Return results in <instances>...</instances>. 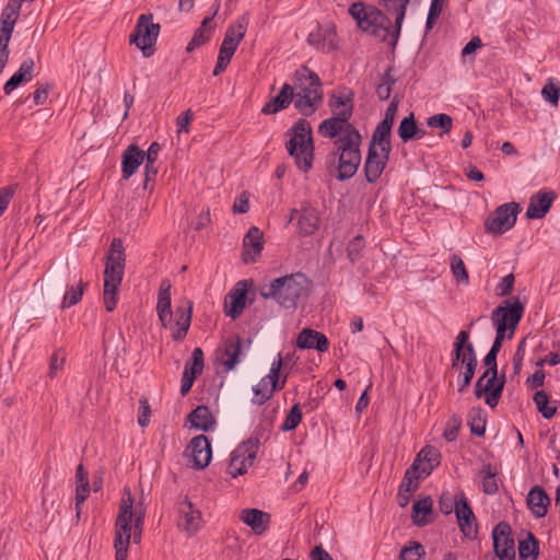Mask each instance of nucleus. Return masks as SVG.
<instances>
[{
    "mask_svg": "<svg viewBox=\"0 0 560 560\" xmlns=\"http://www.w3.org/2000/svg\"><path fill=\"white\" fill-rule=\"evenodd\" d=\"M145 518V508L141 501L135 504L131 491L126 488L119 502L114 525L115 560H127L130 541L140 544Z\"/></svg>",
    "mask_w": 560,
    "mask_h": 560,
    "instance_id": "f257e3e1",
    "label": "nucleus"
},
{
    "mask_svg": "<svg viewBox=\"0 0 560 560\" xmlns=\"http://www.w3.org/2000/svg\"><path fill=\"white\" fill-rule=\"evenodd\" d=\"M523 313L524 305L518 299H515L513 302L508 300L493 310L491 318L497 328V335L490 351L483 359L487 368L498 369L497 355L502 347L505 334L509 330V338L513 336Z\"/></svg>",
    "mask_w": 560,
    "mask_h": 560,
    "instance_id": "f03ea898",
    "label": "nucleus"
},
{
    "mask_svg": "<svg viewBox=\"0 0 560 560\" xmlns=\"http://www.w3.org/2000/svg\"><path fill=\"white\" fill-rule=\"evenodd\" d=\"M156 312L164 328H170L174 340L180 341L186 337L191 322V305L178 306L175 311V322L171 307V283L164 280L159 290Z\"/></svg>",
    "mask_w": 560,
    "mask_h": 560,
    "instance_id": "7ed1b4c3",
    "label": "nucleus"
},
{
    "mask_svg": "<svg viewBox=\"0 0 560 560\" xmlns=\"http://www.w3.org/2000/svg\"><path fill=\"white\" fill-rule=\"evenodd\" d=\"M294 106L304 116L313 115L323 102L319 77L307 67H301L294 74Z\"/></svg>",
    "mask_w": 560,
    "mask_h": 560,
    "instance_id": "20e7f679",
    "label": "nucleus"
},
{
    "mask_svg": "<svg viewBox=\"0 0 560 560\" xmlns=\"http://www.w3.org/2000/svg\"><path fill=\"white\" fill-rule=\"evenodd\" d=\"M285 149L296 167L307 173L313 166L314 144L312 127L305 119H299L287 132Z\"/></svg>",
    "mask_w": 560,
    "mask_h": 560,
    "instance_id": "39448f33",
    "label": "nucleus"
},
{
    "mask_svg": "<svg viewBox=\"0 0 560 560\" xmlns=\"http://www.w3.org/2000/svg\"><path fill=\"white\" fill-rule=\"evenodd\" d=\"M469 334L462 330L455 338L451 369L458 374V392L463 393L474 378L478 364L472 343L468 342Z\"/></svg>",
    "mask_w": 560,
    "mask_h": 560,
    "instance_id": "423d86ee",
    "label": "nucleus"
},
{
    "mask_svg": "<svg viewBox=\"0 0 560 560\" xmlns=\"http://www.w3.org/2000/svg\"><path fill=\"white\" fill-rule=\"evenodd\" d=\"M306 278L298 272L275 279L261 291L265 299H275L281 306L291 308L306 290Z\"/></svg>",
    "mask_w": 560,
    "mask_h": 560,
    "instance_id": "0eeeda50",
    "label": "nucleus"
},
{
    "mask_svg": "<svg viewBox=\"0 0 560 560\" xmlns=\"http://www.w3.org/2000/svg\"><path fill=\"white\" fill-rule=\"evenodd\" d=\"M361 135L351 132L345 142H335L336 152L332 159L338 158V175L339 180H346L353 177L361 163Z\"/></svg>",
    "mask_w": 560,
    "mask_h": 560,
    "instance_id": "6e6552de",
    "label": "nucleus"
},
{
    "mask_svg": "<svg viewBox=\"0 0 560 560\" xmlns=\"http://www.w3.org/2000/svg\"><path fill=\"white\" fill-rule=\"evenodd\" d=\"M349 13L363 32L375 36H381V33H384V37L388 33V25H385L388 20L378 9L366 10L361 2H357L349 8Z\"/></svg>",
    "mask_w": 560,
    "mask_h": 560,
    "instance_id": "1a4fd4ad",
    "label": "nucleus"
},
{
    "mask_svg": "<svg viewBox=\"0 0 560 560\" xmlns=\"http://www.w3.org/2000/svg\"><path fill=\"white\" fill-rule=\"evenodd\" d=\"M152 20V14L140 15L135 31L130 35V43L135 44L144 56L152 55L153 46L160 33V25L153 23Z\"/></svg>",
    "mask_w": 560,
    "mask_h": 560,
    "instance_id": "9d476101",
    "label": "nucleus"
},
{
    "mask_svg": "<svg viewBox=\"0 0 560 560\" xmlns=\"http://www.w3.org/2000/svg\"><path fill=\"white\" fill-rule=\"evenodd\" d=\"M258 447L259 441L257 439H248L241 443L231 454L228 474L233 478L246 474L254 464Z\"/></svg>",
    "mask_w": 560,
    "mask_h": 560,
    "instance_id": "9b49d317",
    "label": "nucleus"
},
{
    "mask_svg": "<svg viewBox=\"0 0 560 560\" xmlns=\"http://www.w3.org/2000/svg\"><path fill=\"white\" fill-rule=\"evenodd\" d=\"M505 384V377H498V369L487 368L485 373L477 380L475 395L480 398L485 395V401L490 407L498 405Z\"/></svg>",
    "mask_w": 560,
    "mask_h": 560,
    "instance_id": "f8f14e48",
    "label": "nucleus"
},
{
    "mask_svg": "<svg viewBox=\"0 0 560 560\" xmlns=\"http://www.w3.org/2000/svg\"><path fill=\"white\" fill-rule=\"evenodd\" d=\"M518 210V205L514 202L498 207L485 222L486 232L493 235H500L509 231L516 222Z\"/></svg>",
    "mask_w": 560,
    "mask_h": 560,
    "instance_id": "ddd939ff",
    "label": "nucleus"
},
{
    "mask_svg": "<svg viewBox=\"0 0 560 560\" xmlns=\"http://www.w3.org/2000/svg\"><path fill=\"white\" fill-rule=\"evenodd\" d=\"M281 366L282 358L280 354H278V359L271 364L270 373L253 388L255 394L254 401L256 404L262 405L271 398L272 394L277 389L283 387L285 377L283 378L280 386L278 384Z\"/></svg>",
    "mask_w": 560,
    "mask_h": 560,
    "instance_id": "4468645a",
    "label": "nucleus"
},
{
    "mask_svg": "<svg viewBox=\"0 0 560 560\" xmlns=\"http://www.w3.org/2000/svg\"><path fill=\"white\" fill-rule=\"evenodd\" d=\"M455 515L463 535L470 539L476 538L478 533L477 520L464 492H459L456 495Z\"/></svg>",
    "mask_w": 560,
    "mask_h": 560,
    "instance_id": "2eb2a0df",
    "label": "nucleus"
},
{
    "mask_svg": "<svg viewBox=\"0 0 560 560\" xmlns=\"http://www.w3.org/2000/svg\"><path fill=\"white\" fill-rule=\"evenodd\" d=\"M495 555L500 560H514L515 546L511 537V527L508 523H499L492 532Z\"/></svg>",
    "mask_w": 560,
    "mask_h": 560,
    "instance_id": "dca6fc26",
    "label": "nucleus"
},
{
    "mask_svg": "<svg viewBox=\"0 0 560 560\" xmlns=\"http://www.w3.org/2000/svg\"><path fill=\"white\" fill-rule=\"evenodd\" d=\"M389 154V150L369 147L364 163V174L369 183H376L381 178L387 165Z\"/></svg>",
    "mask_w": 560,
    "mask_h": 560,
    "instance_id": "f3484780",
    "label": "nucleus"
},
{
    "mask_svg": "<svg viewBox=\"0 0 560 560\" xmlns=\"http://www.w3.org/2000/svg\"><path fill=\"white\" fill-rule=\"evenodd\" d=\"M185 455L195 468H206L210 464L212 456L210 441L206 435L195 436L186 447Z\"/></svg>",
    "mask_w": 560,
    "mask_h": 560,
    "instance_id": "a211bd4d",
    "label": "nucleus"
},
{
    "mask_svg": "<svg viewBox=\"0 0 560 560\" xmlns=\"http://www.w3.org/2000/svg\"><path fill=\"white\" fill-rule=\"evenodd\" d=\"M307 43L325 52L335 51L338 48V37L335 25L326 24L318 26L308 34Z\"/></svg>",
    "mask_w": 560,
    "mask_h": 560,
    "instance_id": "6ab92c4d",
    "label": "nucleus"
},
{
    "mask_svg": "<svg viewBox=\"0 0 560 560\" xmlns=\"http://www.w3.org/2000/svg\"><path fill=\"white\" fill-rule=\"evenodd\" d=\"M124 269L105 267L104 270V304L108 312L117 304V291L122 281Z\"/></svg>",
    "mask_w": 560,
    "mask_h": 560,
    "instance_id": "aec40b11",
    "label": "nucleus"
},
{
    "mask_svg": "<svg viewBox=\"0 0 560 560\" xmlns=\"http://www.w3.org/2000/svg\"><path fill=\"white\" fill-rule=\"evenodd\" d=\"M242 339L238 336L226 338L217 350V359L224 365L225 371L234 369L240 363Z\"/></svg>",
    "mask_w": 560,
    "mask_h": 560,
    "instance_id": "412c9836",
    "label": "nucleus"
},
{
    "mask_svg": "<svg viewBox=\"0 0 560 560\" xmlns=\"http://www.w3.org/2000/svg\"><path fill=\"white\" fill-rule=\"evenodd\" d=\"M328 106L332 116L349 120L353 112V93L346 88L332 92Z\"/></svg>",
    "mask_w": 560,
    "mask_h": 560,
    "instance_id": "4be33fe9",
    "label": "nucleus"
},
{
    "mask_svg": "<svg viewBox=\"0 0 560 560\" xmlns=\"http://www.w3.org/2000/svg\"><path fill=\"white\" fill-rule=\"evenodd\" d=\"M318 132L326 138H336L340 135V138L336 142H345L351 132L359 133V131L348 122V119L336 116L322 121L318 127Z\"/></svg>",
    "mask_w": 560,
    "mask_h": 560,
    "instance_id": "5701e85b",
    "label": "nucleus"
},
{
    "mask_svg": "<svg viewBox=\"0 0 560 560\" xmlns=\"http://www.w3.org/2000/svg\"><path fill=\"white\" fill-rule=\"evenodd\" d=\"M264 247V234L257 226H252L243 240V260L254 262Z\"/></svg>",
    "mask_w": 560,
    "mask_h": 560,
    "instance_id": "b1692460",
    "label": "nucleus"
},
{
    "mask_svg": "<svg viewBox=\"0 0 560 560\" xmlns=\"http://www.w3.org/2000/svg\"><path fill=\"white\" fill-rule=\"evenodd\" d=\"M551 500L541 486H534L527 493L526 504L536 518L546 516Z\"/></svg>",
    "mask_w": 560,
    "mask_h": 560,
    "instance_id": "393cba45",
    "label": "nucleus"
},
{
    "mask_svg": "<svg viewBox=\"0 0 560 560\" xmlns=\"http://www.w3.org/2000/svg\"><path fill=\"white\" fill-rule=\"evenodd\" d=\"M247 24L248 15L244 14L235 24L230 25L225 32L221 47L234 54L245 36Z\"/></svg>",
    "mask_w": 560,
    "mask_h": 560,
    "instance_id": "a878e982",
    "label": "nucleus"
},
{
    "mask_svg": "<svg viewBox=\"0 0 560 560\" xmlns=\"http://www.w3.org/2000/svg\"><path fill=\"white\" fill-rule=\"evenodd\" d=\"M555 197L553 191H539L533 196L526 210V217L528 219L544 218L551 208Z\"/></svg>",
    "mask_w": 560,
    "mask_h": 560,
    "instance_id": "bb28decb",
    "label": "nucleus"
},
{
    "mask_svg": "<svg viewBox=\"0 0 560 560\" xmlns=\"http://www.w3.org/2000/svg\"><path fill=\"white\" fill-rule=\"evenodd\" d=\"M144 161V152L136 144H130L121 156V174L124 179L130 178Z\"/></svg>",
    "mask_w": 560,
    "mask_h": 560,
    "instance_id": "cd10ccee",
    "label": "nucleus"
},
{
    "mask_svg": "<svg viewBox=\"0 0 560 560\" xmlns=\"http://www.w3.org/2000/svg\"><path fill=\"white\" fill-rule=\"evenodd\" d=\"M240 518L249 526L256 535L264 534L270 523V514L258 509H245L241 511Z\"/></svg>",
    "mask_w": 560,
    "mask_h": 560,
    "instance_id": "c85d7f7f",
    "label": "nucleus"
},
{
    "mask_svg": "<svg viewBox=\"0 0 560 560\" xmlns=\"http://www.w3.org/2000/svg\"><path fill=\"white\" fill-rule=\"evenodd\" d=\"M296 346L301 349H316L324 352L328 349V339L319 331L304 328L298 336Z\"/></svg>",
    "mask_w": 560,
    "mask_h": 560,
    "instance_id": "c756f323",
    "label": "nucleus"
},
{
    "mask_svg": "<svg viewBox=\"0 0 560 560\" xmlns=\"http://www.w3.org/2000/svg\"><path fill=\"white\" fill-rule=\"evenodd\" d=\"M179 513L184 520L183 528L189 534H196L201 527V513L194 508L188 499H185L179 505Z\"/></svg>",
    "mask_w": 560,
    "mask_h": 560,
    "instance_id": "7c9ffc66",
    "label": "nucleus"
},
{
    "mask_svg": "<svg viewBox=\"0 0 560 560\" xmlns=\"http://www.w3.org/2000/svg\"><path fill=\"white\" fill-rule=\"evenodd\" d=\"M15 10L4 8L0 18V51H9V43L18 21Z\"/></svg>",
    "mask_w": 560,
    "mask_h": 560,
    "instance_id": "2f4dec72",
    "label": "nucleus"
},
{
    "mask_svg": "<svg viewBox=\"0 0 560 560\" xmlns=\"http://www.w3.org/2000/svg\"><path fill=\"white\" fill-rule=\"evenodd\" d=\"M292 101H294V88L285 83L279 94L264 105L261 112L265 115L276 114L287 108Z\"/></svg>",
    "mask_w": 560,
    "mask_h": 560,
    "instance_id": "473e14b6",
    "label": "nucleus"
},
{
    "mask_svg": "<svg viewBox=\"0 0 560 560\" xmlns=\"http://www.w3.org/2000/svg\"><path fill=\"white\" fill-rule=\"evenodd\" d=\"M382 3L387 12L396 13V19H395L396 27H395V32L393 34V42H392V46L395 47V45L397 44L399 34H400L402 21L405 19V14H406V8L409 3V0H382Z\"/></svg>",
    "mask_w": 560,
    "mask_h": 560,
    "instance_id": "72a5a7b5",
    "label": "nucleus"
},
{
    "mask_svg": "<svg viewBox=\"0 0 560 560\" xmlns=\"http://www.w3.org/2000/svg\"><path fill=\"white\" fill-rule=\"evenodd\" d=\"M35 68V62L33 59L24 60L16 73H14L9 81L3 86L5 94H10L16 86H19L23 81H31L33 78V71Z\"/></svg>",
    "mask_w": 560,
    "mask_h": 560,
    "instance_id": "f704fd0d",
    "label": "nucleus"
},
{
    "mask_svg": "<svg viewBox=\"0 0 560 560\" xmlns=\"http://www.w3.org/2000/svg\"><path fill=\"white\" fill-rule=\"evenodd\" d=\"M299 232L302 235L314 234L319 226V218L315 209L305 207L298 218Z\"/></svg>",
    "mask_w": 560,
    "mask_h": 560,
    "instance_id": "c9c22d12",
    "label": "nucleus"
},
{
    "mask_svg": "<svg viewBox=\"0 0 560 560\" xmlns=\"http://www.w3.org/2000/svg\"><path fill=\"white\" fill-rule=\"evenodd\" d=\"M188 420L190 421L191 427L202 431H209L215 423L210 409L203 405L194 409L189 413Z\"/></svg>",
    "mask_w": 560,
    "mask_h": 560,
    "instance_id": "e433bc0d",
    "label": "nucleus"
},
{
    "mask_svg": "<svg viewBox=\"0 0 560 560\" xmlns=\"http://www.w3.org/2000/svg\"><path fill=\"white\" fill-rule=\"evenodd\" d=\"M432 499L423 497L412 505V521L417 526H424L431 522Z\"/></svg>",
    "mask_w": 560,
    "mask_h": 560,
    "instance_id": "4c0bfd02",
    "label": "nucleus"
},
{
    "mask_svg": "<svg viewBox=\"0 0 560 560\" xmlns=\"http://www.w3.org/2000/svg\"><path fill=\"white\" fill-rule=\"evenodd\" d=\"M161 151V145L158 142H152L149 147L147 153H144L145 167H144V180L143 187L147 189L149 187V183L153 180L158 174V168L155 167V162L158 160L159 153Z\"/></svg>",
    "mask_w": 560,
    "mask_h": 560,
    "instance_id": "58836bf2",
    "label": "nucleus"
},
{
    "mask_svg": "<svg viewBox=\"0 0 560 560\" xmlns=\"http://www.w3.org/2000/svg\"><path fill=\"white\" fill-rule=\"evenodd\" d=\"M229 300L230 302L225 303V314L235 319L242 314L245 307L246 290L235 289L231 291Z\"/></svg>",
    "mask_w": 560,
    "mask_h": 560,
    "instance_id": "ea45409f",
    "label": "nucleus"
},
{
    "mask_svg": "<svg viewBox=\"0 0 560 560\" xmlns=\"http://www.w3.org/2000/svg\"><path fill=\"white\" fill-rule=\"evenodd\" d=\"M422 462L428 463V468H422V474L429 476L434 467L440 464V453L432 446H425L419 452L412 464L418 465L420 469V463Z\"/></svg>",
    "mask_w": 560,
    "mask_h": 560,
    "instance_id": "a19ab883",
    "label": "nucleus"
},
{
    "mask_svg": "<svg viewBox=\"0 0 560 560\" xmlns=\"http://www.w3.org/2000/svg\"><path fill=\"white\" fill-rule=\"evenodd\" d=\"M125 249L119 238L113 240L106 257L105 267H113L125 270Z\"/></svg>",
    "mask_w": 560,
    "mask_h": 560,
    "instance_id": "79ce46f5",
    "label": "nucleus"
},
{
    "mask_svg": "<svg viewBox=\"0 0 560 560\" xmlns=\"http://www.w3.org/2000/svg\"><path fill=\"white\" fill-rule=\"evenodd\" d=\"M390 136L392 129L378 124L372 135L369 147L392 151Z\"/></svg>",
    "mask_w": 560,
    "mask_h": 560,
    "instance_id": "37998d69",
    "label": "nucleus"
},
{
    "mask_svg": "<svg viewBox=\"0 0 560 560\" xmlns=\"http://www.w3.org/2000/svg\"><path fill=\"white\" fill-rule=\"evenodd\" d=\"M518 553L522 560H536L538 555V541L532 533L518 544Z\"/></svg>",
    "mask_w": 560,
    "mask_h": 560,
    "instance_id": "c03bdc74",
    "label": "nucleus"
},
{
    "mask_svg": "<svg viewBox=\"0 0 560 560\" xmlns=\"http://www.w3.org/2000/svg\"><path fill=\"white\" fill-rule=\"evenodd\" d=\"M480 476L482 478V490L487 494H494L498 492L499 486L497 480V470L491 467V465H486L480 470Z\"/></svg>",
    "mask_w": 560,
    "mask_h": 560,
    "instance_id": "a18cd8bd",
    "label": "nucleus"
},
{
    "mask_svg": "<svg viewBox=\"0 0 560 560\" xmlns=\"http://www.w3.org/2000/svg\"><path fill=\"white\" fill-rule=\"evenodd\" d=\"M468 425L472 434L481 436L486 431V419L479 408H472L468 413Z\"/></svg>",
    "mask_w": 560,
    "mask_h": 560,
    "instance_id": "49530a36",
    "label": "nucleus"
},
{
    "mask_svg": "<svg viewBox=\"0 0 560 560\" xmlns=\"http://www.w3.org/2000/svg\"><path fill=\"white\" fill-rule=\"evenodd\" d=\"M533 400L544 418L550 419L555 416L557 408L555 406H549V397L544 390L536 392Z\"/></svg>",
    "mask_w": 560,
    "mask_h": 560,
    "instance_id": "de8ad7c7",
    "label": "nucleus"
},
{
    "mask_svg": "<svg viewBox=\"0 0 560 560\" xmlns=\"http://www.w3.org/2000/svg\"><path fill=\"white\" fill-rule=\"evenodd\" d=\"M419 468L418 465H411L407 471L405 472L402 482L399 488L402 489V491L406 492H415L419 487Z\"/></svg>",
    "mask_w": 560,
    "mask_h": 560,
    "instance_id": "09e8293b",
    "label": "nucleus"
},
{
    "mask_svg": "<svg viewBox=\"0 0 560 560\" xmlns=\"http://www.w3.org/2000/svg\"><path fill=\"white\" fill-rule=\"evenodd\" d=\"M424 555V548L420 542L410 541L400 550L399 560H422Z\"/></svg>",
    "mask_w": 560,
    "mask_h": 560,
    "instance_id": "8fccbe9b",
    "label": "nucleus"
},
{
    "mask_svg": "<svg viewBox=\"0 0 560 560\" xmlns=\"http://www.w3.org/2000/svg\"><path fill=\"white\" fill-rule=\"evenodd\" d=\"M451 270L456 281L463 284H468L469 276L463 259L458 255H453L451 258Z\"/></svg>",
    "mask_w": 560,
    "mask_h": 560,
    "instance_id": "3c124183",
    "label": "nucleus"
},
{
    "mask_svg": "<svg viewBox=\"0 0 560 560\" xmlns=\"http://www.w3.org/2000/svg\"><path fill=\"white\" fill-rule=\"evenodd\" d=\"M416 120L415 116L411 113L408 117H405L399 127H398V136L404 142H407L411 139H415L416 136Z\"/></svg>",
    "mask_w": 560,
    "mask_h": 560,
    "instance_id": "603ef678",
    "label": "nucleus"
},
{
    "mask_svg": "<svg viewBox=\"0 0 560 560\" xmlns=\"http://www.w3.org/2000/svg\"><path fill=\"white\" fill-rule=\"evenodd\" d=\"M85 283L80 281L77 287H71L65 294L61 303L62 308L70 307L79 303L84 292Z\"/></svg>",
    "mask_w": 560,
    "mask_h": 560,
    "instance_id": "864d4df0",
    "label": "nucleus"
},
{
    "mask_svg": "<svg viewBox=\"0 0 560 560\" xmlns=\"http://www.w3.org/2000/svg\"><path fill=\"white\" fill-rule=\"evenodd\" d=\"M390 72L392 69H387V71L382 77V81L376 86V94L382 101H385L390 96L392 85L395 83V79Z\"/></svg>",
    "mask_w": 560,
    "mask_h": 560,
    "instance_id": "5fc2aeb1",
    "label": "nucleus"
},
{
    "mask_svg": "<svg viewBox=\"0 0 560 560\" xmlns=\"http://www.w3.org/2000/svg\"><path fill=\"white\" fill-rule=\"evenodd\" d=\"M544 98L552 106H557L560 97V86L549 79L541 90Z\"/></svg>",
    "mask_w": 560,
    "mask_h": 560,
    "instance_id": "6e6d98bb",
    "label": "nucleus"
},
{
    "mask_svg": "<svg viewBox=\"0 0 560 560\" xmlns=\"http://www.w3.org/2000/svg\"><path fill=\"white\" fill-rule=\"evenodd\" d=\"M428 125L432 128H442L443 133H448L452 129V118L446 114H436L428 119Z\"/></svg>",
    "mask_w": 560,
    "mask_h": 560,
    "instance_id": "4d7b16f0",
    "label": "nucleus"
},
{
    "mask_svg": "<svg viewBox=\"0 0 560 560\" xmlns=\"http://www.w3.org/2000/svg\"><path fill=\"white\" fill-rule=\"evenodd\" d=\"M302 419V412L300 409L299 404H295L292 406L291 410L285 417L284 423L282 425V429L284 431H291L298 427V424L301 422Z\"/></svg>",
    "mask_w": 560,
    "mask_h": 560,
    "instance_id": "13d9d810",
    "label": "nucleus"
},
{
    "mask_svg": "<svg viewBox=\"0 0 560 560\" xmlns=\"http://www.w3.org/2000/svg\"><path fill=\"white\" fill-rule=\"evenodd\" d=\"M460 418L458 416H452L446 423V429L443 433V436L450 442L455 441L460 429Z\"/></svg>",
    "mask_w": 560,
    "mask_h": 560,
    "instance_id": "bf43d9fd",
    "label": "nucleus"
},
{
    "mask_svg": "<svg viewBox=\"0 0 560 560\" xmlns=\"http://www.w3.org/2000/svg\"><path fill=\"white\" fill-rule=\"evenodd\" d=\"M364 248V241L361 236L354 237L349 244H348V257L351 259V261H355L360 258L361 253Z\"/></svg>",
    "mask_w": 560,
    "mask_h": 560,
    "instance_id": "052dcab7",
    "label": "nucleus"
},
{
    "mask_svg": "<svg viewBox=\"0 0 560 560\" xmlns=\"http://www.w3.org/2000/svg\"><path fill=\"white\" fill-rule=\"evenodd\" d=\"M455 501L456 497L453 498L450 492L442 493L439 500L440 511L445 515L451 514L453 511L455 512Z\"/></svg>",
    "mask_w": 560,
    "mask_h": 560,
    "instance_id": "680f3d73",
    "label": "nucleus"
},
{
    "mask_svg": "<svg viewBox=\"0 0 560 560\" xmlns=\"http://www.w3.org/2000/svg\"><path fill=\"white\" fill-rule=\"evenodd\" d=\"M207 33L208 32H205L203 28H198L195 32L191 40L188 43L186 50L188 52H191L197 47H200L201 45L206 44L209 39V35Z\"/></svg>",
    "mask_w": 560,
    "mask_h": 560,
    "instance_id": "e2e57ef3",
    "label": "nucleus"
},
{
    "mask_svg": "<svg viewBox=\"0 0 560 560\" xmlns=\"http://www.w3.org/2000/svg\"><path fill=\"white\" fill-rule=\"evenodd\" d=\"M192 362L189 365L188 369L190 373H194L195 375L201 373L203 369V352L200 348H195L192 351Z\"/></svg>",
    "mask_w": 560,
    "mask_h": 560,
    "instance_id": "0e129e2a",
    "label": "nucleus"
},
{
    "mask_svg": "<svg viewBox=\"0 0 560 560\" xmlns=\"http://www.w3.org/2000/svg\"><path fill=\"white\" fill-rule=\"evenodd\" d=\"M192 116H194V114H192L191 109H187L180 116L177 117V119H176L177 133H180V132L188 133L189 132V125L191 122Z\"/></svg>",
    "mask_w": 560,
    "mask_h": 560,
    "instance_id": "69168bd1",
    "label": "nucleus"
},
{
    "mask_svg": "<svg viewBox=\"0 0 560 560\" xmlns=\"http://www.w3.org/2000/svg\"><path fill=\"white\" fill-rule=\"evenodd\" d=\"M397 112H398V102L394 100L387 107L385 116L380 124L392 129L394 121H395V117L397 115Z\"/></svg>",
    "mask_w": 560,
    "mask_h": 560,
    "instance_id": "338daca9",
    "label": "nucleus"
},
{
    "mask_svg": "<svg viewBox=\"0 0 560 560\" xmlns=\"http://www.w3.org/2000/svg\"><path fill=\"white\" fill-rule=\"evenodd\" d=\"M515 278L512 273L505 276L498 285V294L500 296H506L511 293L514 287Z\"/></svg>",
    "mask_w": 560,
    "mask_h": 560,
    "instance_id": "774afa93",
    "label": "nucleus"
}]
</instances>
